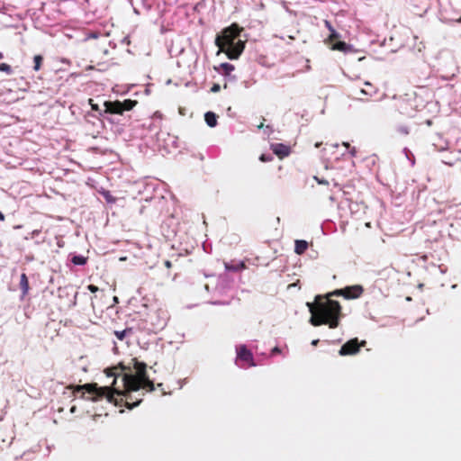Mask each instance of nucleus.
<instances>
[{
	"label": "nucleus",
	"instance_id": "obj_19",
	"mask_svg": "<svg viewBox=\"0 0 461 461\" xmlns=\"http://www.w3.org/2000/svg\"><path fill=\"white\" fill-rule=\"evenodd\" d=\"M71 261L75 265L83 266L86 263V258L83 256H74Z\"/></svg>",
	"mask_w": 461,
	"mask_h": 461
},
{
	"label": "nucleus",
	"instance_id": "obj_20",
	"mask_svg": "<svg viewBox=\"0 0 461 461\" xmlns=\"http://www.w3.org/2000/svg\"><path fill=\"white\" fill-rule=\"evenodd\" d=\"M0 71L1 72H5V73H6L8 75L13 73L11 66L8 65L7 63H1L0 64Z\"/></svg>",
	"mask_w": 461,
	"mask_h": 461
},
{
	"label": "nucleus",
	"instance_id": "obj_5",
	"mask_svg": "<svg viewBox=\"0 0 461 461\" xmlns=\"http://www.w3.org/2000/svg\"><path fill=\"white\" fill-rule=\"evenodd\" d=\"M137 104L138 102L136 100L131 99H125L122 102L119 100L105 101L104 103V113L122 115L125 111L132 110L137 105Z\"/></svg>",
	"mask_w": 461,
	"mask_h": 461
},
{
	"label": "nucleus",
	"instance_id": "obj_33",
	"mask_svg": "<svg viewBox=\"0 0 461 461\" xmlns=\"http://www.w3.org/2000/svg\"><path fill=\"white\" fill-rule=\"evenodd\" d=\"M343 145L346 146L347 148H349V143L348 142H344Z\"/></svg>",
	"mask_w": 461,
	"mask_h": 461
},
{
	"label": "nucleus",
	"instance_id": "obj_31",
	"mask_svg": "<svg viewBox=\"0 0 461 461\" xmlns=\"http://www.w3.org/2000/svg\"><path fill=\"white\" fill-rule=\"evenodd\" d=\"M5 215L0 212V221H5Z\"/></svg>",
	"mask_w": 461,
	"mask_h": 461
},
{
	"label": "nucleus",
	"instance_id": "obj_3",
	"mask_svg": "<svg viewBox=\"0 0 461 461\" xmlns=\"http://www.w3.org/2000/svg\"><path fill=\"white\" fill-rule=\"evenodd\" d=\"M243 28L238 23H233L224 28L215 38V45L221 52L226 54L230 59H238L245 49L246 42L240 39Z\"/></svg>",
	"mask_w": 461,
	"mask_h": 461
},
{
	"label": "nucleus",
	"instance_id": "obj_11",
	"mask_svg": "<svg viewBox=\"0 0 461 461\" xmlns=\"http://www.w3.org/2000/svg\"><path fill=\"white\" fill-rule=\"evenodd\" d=\"M308 248V243L305 240H295L294 251L298 255L303 254Z\"/></svg>",
	"mask_w": 461,
	"mask_h": 461
},
{
	"label": "nucleus",
	"instance_id": "obj_25",
	"mask_svg": "<svg viewBox=\"0 0 461 461\" xmlns=\"http://www.w3.org/2000/svg\"><path fill=\"white\" fill-rule=\"evenodd\" d=\"M398 131L403 135H407L409 133V130L407 127H400Z\"/></svg>",
	"mask_w": 461,
	"mask_h": 461
},
{
	"label": "nucleus",
	"instance_id": "obj_14",
	"mask_svg": "<svg viewBox=\"0 0 461 461\" xmlns=\"http://www.w3.org/2000/svg\"><path fill=\"white\" fill-rule=\"evenodd\" d=\"M331 50H339L341 52H347L349 50V46L345 41H337L331 45Z\"/></svg>",
	"mask_w": 461,
	"mask_h": 461
},
{
	"label": "nucleus",
	"instance_id": "obj_1",
	"mask_svg": "<svg viewBox=\"0 0 461 461\" xmlns=\"http://www.w3.org/2000/svg\"><path fill=\"white\" fill-rule=\"evenodd\" d=\"M364 292L361 285H356L337 289L327 295H317L314 303H307L311 312L310 323L312 326L328 325L330 329H336L342 317L341 306L338 301L331 300L330 296H343L346 299L359 298Z\"/></svg>",
	"mask_w": 461,
	"mask_h": 461
},
{
	"label": "nucleus",
	"instance_id": "obj_30",
	"mask_svg": "<svg viewBox=\"0 0 461 461\" xmlns=\"http://www.w3.org/2000/svg\"><path fill=\"white\" fill-rule=\"evenodd\" d=\"M318 343H319V339H314V340H312V345L317 346Z\"/></svg>",
	"mask_w": 461,
	"mask_h": 461
},
{
	"label": "nucleus",
	"instance_id": "obj_4",
	"mask_svg": "<svg viewBox=\"0 0 461 461\" xmlns=\"http://www.w3.org/2000/svg\"><path fill=\"white\" fill-rule=\"evenodd\" d=\"M131 363L136 374L132 375L124 373L122 376L123 381V391L120 393L115 390V392L118 394L125 395L129 391H139L140 388L145 389L148 392L154 391V383L149 379L147 374V365L143 362H140L137 358H132Z\"/></svg>",
	"mask_w": 461,
	"mask_h": 461
},
{
	"label": "nucleus",
	"instance_id": "obj_34",
	"mask_svg": "<svg viewBox=\"0 0 461 461\" xmlns=\"http://www.w3.org/2000/svg\"><path fill=\"white\" fill-rule=\"evenodd\" d=\"M113 302L118 303V298L116 296L113 297Z\"/></svg>",
	"mask_w": 461,
	"mask_h": 461
},
{
	"label": "nucleus",
	"instance_id": "obj_6",
	"mask_svg": "<svg viewBox=\"0 0 461 461\" xmlns=\"http://www.w3.org/2000/svg\"><path fill=\"white\" fill-rule=\"evenodd\" d=\"M418 100L415 94L413 95H405V96L401 97L397 103L398 111L406 115L412 117L415 113L418 111Z\"/></svg>",
	"mask_w": 461,
	"mask_h": 461
},
{
	"label": "nucleus",
	"instance_id": "obj_22",
	"mask_svg": "<svg viewBox=\"0 0 461 461\" xmlns=\"http://www.w3.org/2000/svg\"><path fill=\"white\" fill-rule=\"evenodd\" d=\"M259 159L260 161L262 162H269L273 159V157L272 155L270 154H262L260 157H259Z\"/></svg>",
	"mask_w": 461,
	"mask_h": 461
},
{
	"label": "nucleus",
	"instance_id": "obj_21",
	"mask_svg": "<svg viewBox=\"0 0 461 461\" xmlns=\"http://www.w3.org/2000/svg\"><path fill=\"white\" fill-rule=\"evenodd\" d=\"M339 34L336 31L331 32L328 38V42L332 43L335 40L339 39Z\"/></svg>",
	"mask_w": 461,
	"mask_h": 461
},
{
	"label": "nucleus",
	"instance_id": "obj_7",
	"mask_svg": "<svg viewBox=\"0 0 461 461\" xmlns=\"http://www.w3.org/2000/svg\"><path fill=\"white\" fill-rule=\"evenodd\" d=\"M366 341L363 340L360 343L357 338L347 341L339 349L340 356L354 355L359 351L360 347L366 345Z\"/></svg>",
	"mask_w": 461,
	"mask_h": 461
},
{
	"label": "nucleus",
	"instance_id": "obj_8",
	"mask_svg": "<svg viewBox=\"0 0 461 461\" xmlns=\"http://www.w3.org/2000/svg\"><path fill=\"white\" fill-rule=\"evenodd\" d=\"M237 358L248 363L249 366H256L251 351L248 349L245 345H241L237 348Z\"/></svg>",
	"mask_w": 461,
	"mask_h": 461
},
{
	"label": "nucleus",
	"instance_id": "obj_23",
	"mask_svg": "<svg viewBox=\"0 0 461 461\" xmlns=\"http://www.w3.org/2000/svg\"><path fill=\"white\" fill-rule=\"evenodd\" d=\"M324 24H325V26L328 28V30H329L330 32L335 31V29L333 28V26H332V24H331V23H330V21L325 20V21H324Z\"/></svg>",
	"mask_w": 461,
	"mask_h": 461
},
{
	"label": "nucleus",
	"instance_id": "obj_35",
	"mask_svg": "<svg viewBox=\"0 0 461 461\" xmlns=\"http://www.w3.org/2000/svg\"><path fill=\"white\" fill-rule=\"evenodd\" d=\"M92 37H93V38H97V34H96V33H93V34H92Z\"/></svg>",
	"mask_w": 461,
	"mask_h": 461
},
{
	"label": "nucleus",
	"instance_id": "obj_9",
	"mask_svg": "<svg viewBox=\"0 0 461 461\" xmlns=\"http://www.w3.org/2000/svg\"><path fill=\"white\" fill-rule=\"evenodd\" d=\"M359 93L362 96H359L362 100H368V98L374 96L377 93V88L370 82H365L363 87L359 88Z\"/></svg>",
	"mask_w": 461,
	"mask_h": 461
},
{
	"label": "nucleus",
	"instance_id": "obj_16",
	"mask_svg": "<svg viewBox=\"0 0 461 461\" xmlns=\"http://www.w3.org/2000/svg\"><path fill=\"white\" fill-rule=\"evenodd\" d=\"M220 68L222 70L224 76H229L234 70V66L230 63H221Z\"/></svg>",
	"mask_w": 461,
	"mask_h": 461
},
{
	"label": "nucleus",
	"instance_id": "obj_26",
	"mask_svg": "<svg viewBox=\"0 0 461 461\" xmlns=\"http://www.w3.org/2000/svg\"><path fill=\"white\" fill-rule=\"evenodd\" d=\"M220 88H221V87H220V86H219L218 84H214V85L212 86L211 91H212V92H213V93H215V92L220 91Z\"/></svg>",
	"mask_w": 461,
	"mask_h": 461
},
{
	"label": "nucleus",
	"instance_id": "obj_10",
	"mask_svg": "<svg viewBox=\"0 0 461 461\" xmlns=\"http://www.w3.org/2000/svg\"><path fill=\"white\" fill-rule=\"evenodd\" d=\"M271 149L280 158L287 157L291 152L290 147L283 143L272 144Z\"/></svg>",
	"mask_w": 461,
	"mask_h": 461
},
{
	"label": "nucleus",
	"instance_id": "obj_28",
	"mask_svg": "<svg viewBox=\"0 0 461 461\" xmlns=\"http://www.w3.org/2000/svg\"><path fill=\"white\" fill-rule=\"evenodd\" d=\"M281 350L279 348L277 347H275L273 349H272V355H275V354H277V353H280Z\"/></svg>",
	"mask_w": 461,
	"mask_h": 461
},
{
	"label": "nucleus",
	"instance_id": "obj_13",
	"mask_svg": "<svg viewBox=\"0 0 461 461\" xmlns=\"http://www.w3.org/2000/svg\"><path fill=\"white\" fill-rule=\"evenodd\" d=\"M204 119L208 126L214 127L217 124V116L212 112H207L204 115Z\"/></svg>",
	"mask_w": 461,
	"mask_h": 461
},
{
	"label": "nucleus",
	"instance_id": "obj_27",
	"mask_svg": "<svg viewBox=\"0 0 461 461\" xmlns=\"http://www.w3.org/2000/svg\"><path fill=\"white\" fill-rule=\"evenodd\" d=\"M314 178L319 184L328 185V181L326 180H320L317 176H315Z\"/></svg>",
	"mask_w": 461,
	"mask_h": 461
},
{
	"label": "nucleus",
	"instance_id": "obj_18",
	"mask_svg": "<svg viewBox=\"0 0 461 461\" xmlns=\"http://www.w3.org/2000/svg\"><path fill=\"white\" fill-rule=\"evenodd\" d=\"M88 103L91 105V109L95 112H98L100 116H104L107 113H104V110H101L99 105L97 104L94 103V100L92 98L88 99Z\"/></svg>",
	"mask_w": 461,
	"mask_h": 461
},
{
	"label": "nucleus",
	"instance_id": "obj_12",
	"mask_svg": "<svg viewBox=\"0 0 461 461\" xmlns=\"http://www.w3.org/2000/svg\"><path fill=\"white\" fill-rule=\"evenodd\" d=\"M20 287L22 289L23 295H26L29 291V281L27 276L24 273L21 275Z\"/></svg>",
	"mask_w": 461,
	"mask_h": 461
},
{
	"label": "nucleus",
	"instance_id": "obj_17",
	"mask_svg": "<svg viewBox=\"0 0 461 461\" xmlns=\"http://www.w3.org/2000/svg\"><path fill=\"white\" fill-rule=\"evenodd\" d=\"M33 61H34V67H33V69L35 71H39L41 68V64H42V61H43V58L41 55H35L34 58H33Z\"/></svg>",
	"mask_w": 461,
	"mask_h": 461
},
{
	"label": "nucleus",
	"instance_id": "obj_2",
	"mask_svg": "<svg viewBox=\"0 0 461 461\" xmlns=\"http://www.w3.org/2000/svg\"><path fill=\"white\" fill-rule=\"evenodd\" d=\"M120 370L122 372L131 371V366H126L122 363H120L117 366H113L107 368L105 370V374L107 376H113V381L111 386H103L99 387L97 384H86L83 385H77L74 388V393L86 391L90 393L92 397L90 400L98 401L105 398L109 402L113 403L115 406H125L128 409H132L135 406H138L141 399H138L133 401L131 393L133 391H129L125 395L118 394L115 392V389H118L120 393L123 391V381L122 380V386H117V377L120 375L117 371Z\"/></svg>",
	"mask_w": 461,
	"mask_h": 461
},
{
	"label": "nucleus",
	"instance_id": "obj_15",
	"mask_svg": "<svg viewBox=\"0 0 461 461\" xmlns=\"http://www.w3.org/2000/svg\"><path fill=\"white\" fill-rule=\"evenodd\" d=\"M132 328H126L123 330H115L113 333L119 340H123L127 336L132 334Z\"/></svg>",
	"mask_w": 461,
	"mask_h": 461
},
{
	"label": "nucleus",
	"instance_id": "obj_36",
	"mask_svg": "<svg viewBox=\"0 0 461 461\" xmlns=\"http://www.w3.org/2000/svg\"><path fill=\"white\" fill-rule=\"evenodd\" d=\"M4 58V54L0 51V59Z\"/></svg>",
	"mask_w": 461,
	"mask_h": 461
},
{
	"label": "nucleus",
	"instance_id": "obj_29",
	"mask_svg": "<svg viewBox=\"0 0 461 461\" xmlns=\"http://www.w3.org/2000/svg\"><path fill=\"white\" fill-rule=\"evenodd\" d=\"M164 265L167 268H170L172 267V263L169 260H166Z\"/></svg>",
	"mask_w": 461,
	"mask_h": 461
},
{
	"label": "nucleus",
	"instance_id": "obj_32",
	"mask_svg": "<svg viewBox=\"0 0 461 461\" xmlns=\"http://www.w3.org/2000/svg\"><path fill=\"white\" fill-rule=\"evenodd\" d=\"M350 153L352 156H355L356 154V149L355 148H352V149L350 150Z\"/></svg>",
	"mask_w": 461,
	"mask_h": 461
},
{
	"label": "nucleus",
	"instance_id": "obj_24",
	"mask_svg": "<svg viewBox=\"0 0 461 461\" xmlns=\"http://www.w3.org/2000/svg\"><path fill=\"white\" fill-rule=\"evenodd\" d=\"M87 289H88L91 293H96V292L99 290V288H98L96 285H89L87 286Z\"/></svg>",
	"mask_w": 461,
	"mask_h": 461
}]
</instances>
